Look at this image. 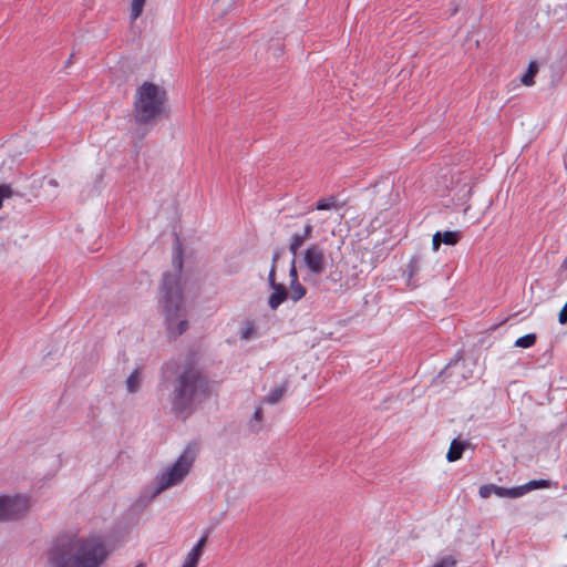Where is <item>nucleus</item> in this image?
Masks as SVG:
<instances>
[{
  "label": "nucleus",
  "mask_w": 567,
  "mask_h": 567,
  "mask_svg": "<svg viewBox=\"0 0 567 567\" xmlns=\"http://www.w3.org/2000/svg\"><path fill=\"white\" fill-rule=\"evenodd\" d=\"M105 540L100 535L64 533L48 553L49 567H100L107 558Z\"/></svg>",
  "instance_id": "f257e3e1"
},
{
  "label": "nucleus",
  "mask_w": 567,
  "mask_h": 567,
  "mask_svg": "<svg viewBox=\"0 0 567 567\" xmlns=\"http://www.w3.org/2000/svg\"><path fill=\"white\" fill-rule=\"evenodd\" d=\"M212 394L210 382L195 368H185L174 381L172 409L178 415H188Z\"/></svg>",
  "instance_id": "f03ea898"
},
{
  "label": "nucleus",
  "mask_w": 567,
  "mask_h": 567,
  "mask_svg": "<svg viewBox=\"0 0 567 567\" xmlns=\"http://www.w3.org/2000/svg\"><path fill=\"white\" fill-rule=\"evenodd\" d=\"M159 303L165 315L169 336L176 338L184 333L188 328V321L185 319L179 274H167L164 276Z\"/></svg>",
  "instance_id": "7ed1b4c3"
},
{
  "label": "nucleus",
  "mask_w": 567,
  "mask_h": 567,
  "mask_svg": "<svg viewBox=\"0 0 567 567\" xmlns=\"http://www.w3.org/2000/svg\"><path fill=\"white\" fill-rule=\"evenodd\" d=\"M166 90L153 82L142 83L135 91L133 118L137 125L152 127L166 114Z\"/></svg>",
  "instance_id": "20e7f679"
},
{
  "label": "nucleus",
  "mask_w": 567,
  "mask_h": 567,
  "mask_svg": "<svg viewBox=\"0 0 567 567\" xmlns=\"http://www.w3.org/2000/svg\"><path fill=\"white\" fill-rule=\"evenodd\" d=\"M196 449L188 445L175 463L167 466L161 474L155 477L151 497H155L164 491L181 484L188 475L196 460Z\"/></svg>",
  "instance_id": "39448f33"
},
{
  "label": "nucleus",
  "mask_w": 567,
  "mask_h": 567,
  "mask_svg": "<svg viewBox=\"0 0 567 567\" xmlns=\"http://www.w3.org/2000/svg\"><path fill=\"white\" fill-rule=\"evenodd\" d=\"M29 509V499L24 496L0 497V520L18 519Z\"/></svg>",
  "instance_id": "423d86ee"
},
{
  "label": "nucleus",
  "mask_w": 567,
  "mask_h": 567,
  "mask_svg": "<svg viewBox=\"0 0 567 567\" xmlns=\"http://www.w3.org/2000/svg\"><path fill=\"white\" fill-rule=\"evenodd\" d=\"M303 261L308 270L313 275H321L327 265L326 256L321 248L316 245L306 249Z\"/></svg>",
  "instance_id": "0eeeda50"
},
{
  "label": "nucleus",
  "mask_w": 567,
  "mask_h": 567,
  "mask_svg": "<svg viewBox=\"0 0 567 567\" xmlns=\"http://www.w3.org/2000/svg\"><path fill=\"white\" fill-rule=\"evenodd\" d=\"M268 282L272 289V292L268 298V306L270 309L276 310L284 301L288 299V292L287 288L282 284L277 282L275 276V267L270 268Z\"/></svg>",
  "instance_id": "6e6552de"
},
{
  "label": "nucleus",
  "mask_w": 567,
  "mask_h": 567,
  "mask_svg": "<svg viewBox=\"0 0 567 567\" xmlns=\"http://www.w3.org/2000/svg\"><path fill=\"white\" fill-rule=\"evenodd\" d=\"M205 544H206V537L204 536L198 540V543L187 554L182 567H197V564L203 554Z\"/></svg>",
  "instance_id": "1a4fd4ad"
},
{
  "label": "nucleus",
  "mask_w": 567,
  "mask_h": 567,
  "mask_svg": "<svg viewBox=\"0 0 567 567\" xmlns=\"http://www.w3.org/2000/svg\"><path fill=\"white\" fill-rule=\"evenodd\" d=\"M288 390V381H284L281 384L275 386L269 394L265 398V402L268 404H277Z\"/></svg>",
  "instance_id": "9d476101"
},
{
  "label": "nucleus",
  "mask_w": 567,
  "mask_h": 567,
  "mask_svg": "<svg viewBox=\"0 0 567 567\" xmlns=\"http://www.w3.org/2000/svg\"><path fill=\"white\" fill-rule=\"evenodd\" d=\"M465 442H462V441H458V440H453L451 445H450V449L447 451V454H446V458L449 462H455V461H458L462 455H463V452L465 450Z\"/></svg>",
  "instance_id": "9b49d317"
},
{
  "label": "nucleus",
  "mask_w": 567,
  "mask_h": 567,
  "mask_svg": "<svg viewBox=\"0 0 567 567\" xmlns=\"http://www.w3.org/2000/svg\"><path fill=\"white\" fill-rule=\"evenodd\" d=\"M288 299L293 302L299 301L305 297L307 289L299 282V280L290 281L289 288L287 289Z\"/></svg>",
  "instance_id": "f8f14e48"
},
{
  "label": "nucleus",
  "mask_w": 567,
  "mask_h": 567,
  "mask_svg": "<svg viewBox=\"0 0 567 567\" xmlns=\"http://www.w3.org/2000/svg\"><path fill=\"white\" fill-rule=\"evenodd\" d=\"M526 493V488L522 487H513V488H506L502 486H496L494 489V494L498 497H508V498H516L519 496H523Z\"/></svg>",
  "instance_id": "ddd939ff"
},
{
  "label": "nucleus",
  "mask_w": 567,
  "mask_h": 567,
  "mask_svg": "<svg viewBox=\"0 0 567 567\" xmlns=\"http://www.w3.org/2000/svg\"><path fill=\"white\" fill-rule=\"evenodd\" d=\"M256 334H257V329H256V324L254 321L245 320L240 323L239 336H240L241 340L248 341V340L252 339L254 337H256Z\"/></svg>",
  "instance_id": "4468645a"
},
{
  "label": "nucleus",
  "mask_w": 567,
  "mask_h": 567,
  "mask_svg": "<svg viewBox=\"0 0 567 567\" xmlns=\"http://www.w3.org/2000/svg\"><path fill=\"white\" fill-rule=\"evenodd\" d=\"M141 385V372L136 369L126 379V389L131 393L138 391Z\"/></svg>",
  "instance_id": "2eb2a0df"
},
{
  "label": "nucleus",
  "mask_w": 567,
  "mask_h": 567,
  "mask_svg": "<svg viewBox=\"0 0 567 567\" xmlns=\"http://www.w3.org/2000/svg\"><path fill=\"white\" fill-rule=\"evenodd\" d=\"M340 208V204L338 203L337 198L333 196L320 199L317 205L316 209L318 210H338Z\"/></svg>",
  "instance_id": "dca6fc26"
},
{
  "label": "nucleus",
  "mask_w": 567,
  "mask_h": 567,
  "mask_svg": "<svg viewBox=\"0 0 567 567\" xmlns=\"http://www.w3.org/2000/svg\"><path fill=\"white\" fill-rule=\"evenodd\" d=\"M538 72V65L536 62H530L526 73L522 76V83L526 86H530L534 84V78Z\"/></svg>",
  "instance_id": "f3484780"
},
{
  "label": "nucleus",
  "mask_w": 567,
  "mask_h": 567,
  "mask_svg": "<svg viewBox=\"0 0 567 567\" xmlns=\"http://www.w3.org/2000/svg\"><path fill=\"white\" fill-rule=\"evenodd\" d=\"M421 270V258L419 256H412L406 264V272L409 278H413Z\"/></svg>",
  "instance_id": "a211bd4d"
},
{
  "label": "nucleus",
  "mask_w": 567,
  "mask_h": 567,
  "mask_svg": "<svg viewBox=\"0 0 567 567\" xmlns=\"http://www.w3.org/2000/svg\"><path fill=\"white\" fill-rule=\"evenodd\" d=\"M536 340H537V336L535 333H528V334H525V336L518 338L515 341V347L524 348V349L530 348L536 343Z\"/></svg>",
  "instance_id": "6ab92c4d"
},
{
  "label": "nucleus",
  "mask_w": 567,
  "mask_h": 567,
  "mask_svg": "<svg viewBox=\"0 0 567 567\" xmlns=\"http://www.w3.org/2000/svg\"><path fill=\"white\" fill-rule=\"evenodd\" d=\"M146 0H133L131 3V19L135 21L143 11V7Z\"/></svg>",
  "instance_id": "aec40b11"
},
{
  "label": "nucleus",
  "mask_w": 567,
  "mask_h": 567,
  "mask_svg": "<svg viewBox=\"0 0 567 567\" xmlns=\"http://www.w3.org/2000/svg\"><path fill=\"white\" fill-rule=\"evenodd\" d=\"M442 239H443V244L452 246V245H456L460 241L461 235L458 231L447 230L442 234Z\"/></svg>",
  "instance_id": "412c9836"
},
{
  "label": "nucleus",
  "mask_w": 567,
  "mask_h": 567,
  "mask_svg": "<svg viewBox=\"0 0 567 567\" xmlns=\"http://www.w3.org/2000/svg\"><path fill=\"white\" fill-rule=\"evenodd\" d=\"M59 186L58 182L54 178H49L42 184L44 189L45 197H54L53 190Z\"/></svg>",
  "instance_id": "4be33fe9"
},
{
  "label": "nucleus",
  "mask_w": 567,
  "mask_h": 567,
  "mask_svg": "<svg viewBox=\"0 0 567 567\" xmlns=\"http://www.w3.org/2000/svg\"><path fill=\"white\" fill-rule=\"evenodd\" d=\"M305 240H306L305 237H302L300 234H295L292 236L289 248H290V251L293 254V256H296L298 249L302 246Z\"/></svg>",
  "instance_id": "5701e85b"
},
{
  "label": "nucleus",
  "mask_w": 567,
  "mask_h": 567,
  "mask_svg": "<svg viewBox=\"0 0 567 567\" xmlns=\"http://www.w3.org/2000/svg\"><path fill=\"white\" fill-rule=\"evenodd\" d=\"M548 481H545V480H539V481H530L529 483H527L526 485H523L520 486L522 488H526V493L532 491V489H535V488H544V487H548Z\"/></svg>",
  "instance_id": "b1692460"
},
{
  "label": "nucleus",
  "mask_w": 567,
  "mask_h": 567,
  "mask_svg": "<svg viewBox=\"0 0 567 567\" xmlns=\"http://www.w3.org/2000/svg\"><path fill=\"white\" fill-rule=\"evenodd\" d=\"M494 484H485L480 487L478 494L482 498H488L492 494H494Z\"/></svg>",
  "instance_id": "393cba45"
},
{
  "label": "nucleus",
  "mask_w": 567,
  "mask_h": 567,
  "mask_svg": "<svg viewBox=\"0 0 567 567\" xmlns=\"http://www.w3.org/2000/svg\"><path fill=\"white\" fill-rule=\"evenodd\" d=\"M456 565V560L451 557H444L440 561H437L433 567H454Z\"/></svg>",
  "instance_id": "a878e982"
},
{
  "label": "nucleus",
  "mask_w": 567,
  "mask_h": 567,
  "mask_svg": "<svg viewBox=\"0 0 567 567\" xmlns=\"http://www.w3.org/2000/svg\"><path fill=\"white\" fill-rule=\"evenodd\" d=\"M443 243V239H442V233L440 231H436L434 235H433V239H432V249L434 251H437L440 249V246L441 244Z\"/></svg>",
  "instance_id": "bb28decb"
},
{
  "label": "nucleus",
  "mask_w": 567,
  "mask_h": 567,
  "mask_svg": "<svg viewBox=\"0 0 567 567\" xmlns=\"http://www.w3.org/2000/svg\"><path fill=\"white\" fill-rule=\"evenodd\" d=\"M289 277H290V281L298 280V272H297V268H296V261H295V258H293V259H292V261H291V267H290V271H289Z\"/></svg>",
  "instance_id": "cd10ccee"
},
{
  "label": "nucleus",
  "mask_w": 567,
  "mask_h": 567,
  "mask_svg": "<svg viewBox=\"0 0 567 567\" xmlns=\"http://www.w3.org/2000/svg\"><path fill=\"white\" fill-rule=\"evenodd\" d=\"M558 320L560 323H566L567 322V302L565 303V306L561 308L560 312H559V317H558Z\"/></svg>",
  "instance_id": "c85d7f7f"
},
{
  "label": "nucleus",
  "mask_w": 567,
  "mask_h": 567,
  "mask_svg": "<svg viewBox=\"0 0 567 567\" xmlns=\"http://www.w3.org/2000/svg\"><path fill=\"white\" fill-rule=\"evenodd\" d=\"M311 231H312V226L311 225H306L303 234L301 236L305 237V239L307 240V239L310 238Z\"/></svg>",
  "instance_id": "c756f323"
},
{
  "label": "nucleus",
  "mask_w": 567,
  "mask_h": 567,
  "mask_svg": "<svg viewBox=\"0 0 567 567\" xmlns=\"http://www.w3.org/2000/svg\"><path fill=\"white\" fill-rule=\"evenodd\" d=\"M254 419L257 421V422H260L262 420V409L261 408H257L255 413H254Z\"/></svg>",
  "instance_id": "7c9ffc66"
},
{
  "label": "nucleus",
  "mask_w": 567,
  "mask_h": 567,
  "mask_svg": "<svg viewBox=\"0 0 567 567\" xmlns=\"http://www.w3.org/2000/svg\"><path fill=\"white\" fill-rule=\"evenodd\" d=\"M279 258H280V251H275L274 255H272V265H271V267L276 268V265H277V261L279 260Z\"/></svg>",
  "instance_id": "2f4dec72"
}]
</instances>
